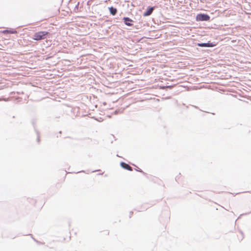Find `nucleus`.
<instances>
[{"mask_svg": "<svg viewBox=\"0 0 251 251\" xmlns=\"http://www.w3.org/2000/svg\"><path fill=\"white\" fill-rule=\"evenodd\" d=\"M50 33L46 31H38L34 33L32 39L35 41H40L49 38Z\"/></svg>", "mask_w": 251, "mask_h": 251, "instance_id": "f257e3e1", "label": "nucleus"}, {"mask_svg": "<svg viewBox=\"0 0 251 251\" xmlns=\"http://www.w3.org/2000/svg\"><path fill=\"white\" fill-rule=\"evenodd\" d=\"M210 19L209 15L204 13H200L197 15L196 20L197 21H208Z\"/></svg>", "mask_w": 251, "mask_h": 251, "instance_id": "f03ea898", "label": "nucleus"}, {"mask_svg": "<svg viewBox=\"0 0 251 251\" xmlns=\"http://www.w3.org/2000/svg\"><path fill=\"white\" fill-rule=\"evenodd\" d=\"M197 45L200 47L209 48L214 47L216 46V44L215 43V42H211L210 41H208L207 43H199L197 44Z\"/></svg>", "mask_w": 251, "mask_h": 251, "instance_id": "7ed1b4c3", "label": "nucleus"}, {"mask_svg": "<svg viewBox=\"0 0 251 251\" xmlns=\"http://www.w3.org/2000/svg\"><path fill=\"white\" fill-rule=\"evenodd\" d=\"M156 8L155 6H148L146 11H145L143 14L144 17H147L150 16L153 12V10Z\"/></svg>", "mask_w": 251, "mask_h": 251, "instance_id": "20e7f679", "label": "nucleus"}, {"mask_svg": "<svg viewBox=\"0 0 251 251\" xmlns=\"http://www.w3.org/2000/svg\"><path fill=\"white\" fill-rule=\"evenodd\" d=\"M123 20H124V24L127 26H132L133 25V24L131 23L133 22V20H131L130 18L128 17H124L123 18Z\"/></svg>", "mask_w": 251, "mask_h": 251, "instance_id": "39448f33", "label": "nucleus"}, {"mask_svg": "<svg viewBox=\"0 0 251 251\" xmlns=\"http://www.w3.org/2000/svg\"><path fill=\"white\" fill-rule=\"evenodd\" d=\"M120 165H121V166L123 168H124L126 170H127L128 171L132 170V168L129 165H128V164L125 163V162H121Z\"/></svg>", "mask_w": 251, "mask_h": 251, "instance_id": "423d86ee", "label": "nucleus"}, {"mask_svg": "<svg viewBox=\"0 0 251 251\" xmlns=\"http://www.w3.org/2000/svg\"><path fill=\"white\" fill-rule=\"evenodd\" d=\"M2 33L4 34H16L17 33V31L15 29H5L2 31Z\"/></svg>", "mask_w": 251, "mask_h": 251, "instance_id": "0eeeda50", "label": "nucleus"}, {"mask_svg": "<svg viewBox=\"0 0 251 251\" xmlns=\"http://www.w3.org/2000/svg\"><path fill=\"white\" fill-rule=\"evenodd\" d=\"M109 10L110 13L113 16L115 15L117 13V9L113 6L109 7Z\"/></svg>", "mask_w": 251, "mask_h": 251, "instance_id": "6e6552de", "label": "nucleus"}, {"mask_svg": "<svg viewBox=\"0 0 251 251\" xmlns=\"http://www.w3.org/2000/svg\"><path fill=\"white\" fill-rule=\"evenodd\" d=\"M173 87V85H166V86H160V89L164 90L167 88H172Z\"/></svg>", "mask_w": 251, "mask_h": 251, "instance_id": "1a4fd4ad", "label": "nucleus"}, {"mask_svg": "<svg viewBox=\"0 0 251 251\" xmlns=\"http://www.w3.org/2000/svg\"><path fill=\"white\" fill-rule=\"evenodd\" d=\"M35 132L37 134V141L38 143H39L40 141L39 131H38L37 129H35Z\"/></svg>", "mask_w": 251, "mask_h": 251, "instance_id": "9d476101", "label": "nucleus"}, {"mask_svg": "<svg viewBox=\"0 0 251 251\" xmlns=\"http://www.w3.org/2000/svg\"><path fill=\"white\" fill-rule=\"evenodd\" d=\"M123 111H124L123 109H117V110H116L114 111V113L115 114H117L119 113H122L123 112Z\"/></svg>", "mask_w": 251, "mask_h": 251, "instance_id": "9b49d317", "label": "nucleus"}, {"mask_svg": "<svg viewBox=\"0 0 251 251\" xmlns=\"http://www.w3.org/2000/svg\"><path fill=\"white\" fill-rule=\"evenodd\" d=\"M36 121L35 120H33L32 121V124L34 128V129H36L35 126H36Z\"/></svg>", "mask_w": 251, "mask_h": 251, "instance_id": "f8f14e48", "label": "nucleus"}, {"mask_svg": "<svg viewBox=\"0 0 251 251\" xmlns=\"http://www.w3.org/2000/svg\"><path fill=\"white\" fill-rule=\"evenodd\" d=\"M136 171H138L139 172L142 173L144 175H146V174L141 169H139V170L136 169Z\"/></svg>", "mask_w": 251, "mask_h": 251, "instance_id": "ddd939ff", "label": "nucleus"}, {"mask_svg": "<svg viewBox=\"0 0 251 251\" xmlns=\"http://www.w3.org/2000/svg\"><path fill=\"white\" fill-rule=\"evenodd\" d=\"M78 5H79V2L77 3V4L76 5L75 8H78Z\"/></svg>", "mask_w": 251, "mask_h": 251, "instance_id": "4468645a", "label": "nucleus"}, {"mask_svg": "<svg viewBox=\"0 0 251 251\" xmlns=\"http://www.w3.org/2000/svg\"><path fill=\"white\" fill-rule=\"evenodd\" d=\"M132 213H133V212H132V211H130V216H129V218H130V217H131V215L132 214Z\"/></svg>", "mask_w": 251, "mask_h": 251, "instance_id": "2eb2a0df", "label": "nucleus"}, {"mask_svg": "<svg viewBox=\"0 0 251 251\" xmlns=\"http://www.w3.org/2000/svg\"><path fill=\"white\" fill-rule=\"evenodd\" d=\"M240 233H241V234L242 235V236H243V232L241 231ZM243 237H242V239H243Z\"/></svg>", "mask_w": 251, "mask_h": 251, "instance_id": "dca6fc26", "label": "nucleus"}, {"mask_svg": "<svg viewBox=\"0 0 251 251\" xmlns=\"http://www.w3.org/2000/svg\"><path fill=\"white\" fill-rule=\"evenodd\" d=\"M83 172L84 171H78V172H77L76 173H80V172Z\"/></svg>", "mask_w": 251, "mask_h": 251, "instance_id": "f3484780", "label": "nucleus"}, {"mask_svg": "<svg viewBox=\"0 0 251 251\" xmlns=\"http://www.w3.org/2000/svg\"><path fill=\"white\" fill-rule=\"evenodd\" d=\"M33 240H34L35 241H36V242H38V241H36V240H35V239H34V238H33Z\"/></svg>", "mask_w": 251, "mask_h": 251, "instance_id": "a211bd4d", "label": "nucleus"}, {"mask_svg": "<svg viewBox=\"0 0 251 251\" xmlns=\"http://www.w3.org/2000/svg\"><path fill=\"white\" fill-rule=\"evenodd\" d=\"M96 171H96V170H95V171H93L92 172H96Z\"/></svg>", "mask_w": 251, "mask_h": 251, "instance_id": "6ab92c4d", "label": "nucleus"}, {"mask_svg": "<svg viewBox=\"0 0 251 251\" xmlns=\"http://www.w3.org/2000/svg\"><path fill=\"white\" fill-rule=\"evenodd\" d=\"M250 37L251 38V34L250 35Z\"/></svg>", "mask_w": 251, "mask_h": 251, "instance_id": "aec40b11", "label": "nucleus"}]
</instances>
